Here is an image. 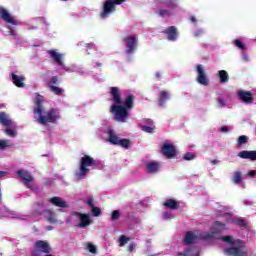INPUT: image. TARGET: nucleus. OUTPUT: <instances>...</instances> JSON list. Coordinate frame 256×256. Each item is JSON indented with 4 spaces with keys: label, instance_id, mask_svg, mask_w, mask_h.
<instances>
[{
    "label": "nucleus",
    "instance_id": "393cba45",
    "mask_svg": "<svg viewBox=\"0 0 256 256\" xmlns=\"http://www.w3.org/2000/svg\"><path fill=\"white\" fill-rule=\"evenodd\" d=\"M147 169L150 173H157L159 171V163L152 161L147 164Z\"/></svg>",
    "mask_w": 256,
    "mask_h": 256
},
{
    "label": "nucleus",
    "instance_id": "bf43d9fd",
    "mask_svg": "<svg viewBox=\"0 0 256 256\" xmlns=\"http://www.w3.org/2000/svg\"><path fill=\"white\" fill-rule=\"evenodd\" d=\"M157 79H161V74L159 72L156 73Z\"/></svg>",
    "mask_w": 256,
    "mask_h": 256
},
{
    "label": "nucleus",
    "instance_id": "13d9d810",
    "mask_svg": "<svg viewBox=\"0 0 256 256\" xmlns=\"http://www.w3.org/2000/svg\"><path fill=\"white\" fill-rule=\"evenodd\" d=\"M86 49H92L91 44L87 43V44H86Z\"/></svg>",
    "mask_w": 256,
    "mask_h": 256
},
{
    "label": "nucleus",
    "instance_id": "9b49d317",
    "mask_svg": "<svg viewBox=\"0 0 256 256\" xmlns=\"http://www.w3.org/2000/svg\"><path fill=\"white\" fill-rule=\"evenodd\" d=\"M47 54L49 55L50 59L56 63V65H63V63H65V54L59 53L58 50H47Z\"/></svg>",
    "mask_w": 256,
    "mask_h": 256
},
{
    "label": "nucleus",
    "instance_id": "8fccbe9b",
    "mask_svg": "<svg viewBox=\"0 0 256 256\" xmlns=\"http://www.w3.org/2000/svg\"><path fill=\"white\" fill-rule=\"evenodd\" d=\"M255 175H256V171L255 170H251L247 174L248 177H255Z\"/></svg>",
    "mask_w": 256,
    "mask_h": 256
},
{
    "label": "nucleus",
    "instance_id": "cd10ccee",
    "mask_svg": "<svg viewBox=\"0 0 256 256\" xmlns=\"http://www.w3.org/2000/svg\"><path fill=\"white\" fill-rule=\"evenodd\" d=\"M219 77H220V83H227L229 81V74H227V71L221 70L219 72Z\"/></svg>",
    "mask_w": 256,
    "mask_h": 256
},
{
    "label": "nucleus",
    "instance_id": "9d476101",
    "mask_svg": "<svg viewBox=\"0 0 256 256\" xmlns=\"http://www.w3.org/2000/svg\"><path fill=\"white\" fill-rule=\"evenodd\" d=\"M0 19H2V21H5V23H9L10 25H19V23H17V20H15V18L11 16V13H9V11L3 6H0Z\"/></svg>",
    "mask_w": 256,
    "mask_h": 256
},
{
    "label": "nucleus",
    "instance_id": "37998d69",
    "mask_svg": "<svg viewBox=\"0 0 256 256\" xmlns=\"http://www.w3.org/2000/svg\"><path fill=\"white\" fill-rule=\"evenodd\" d=\"M88 250L90 253H97V248L93 244H88Z\"/></svg>",
    "mask_w": 256,
    "mask_h": 256
},
{
    "label": "nucleus",
    "instance_id": "79ce46f5",
    "mask_svg": "<svg viewBox=\"0 0 256 256\" xmlns=\"http://www.w3.org/2000/svg\"><path fill=\"white\" fill-rule=\"evenodd\" d=\"M5 147H9V140H0V149H5Z\"/></svg>",
    "mask_w": 256,
    "mask_h": 256
},
{
    "label": "nucleus",
    "instance_id": "2eb2a0df",
    "mask_svg": "<svg viewBox=\"0 0 256 256\" xmlns=\"http://www.w3.org/2000/svg\"><path fill=\"white\" fill-rule=\"evenodd\" d=\"M197 81L200 85H209V80L207 79V75L205 74V70L201 66H197Z\"/></svg>",
    "mask_w": 256,
    "mask_h": 256
},
{
    "label": "nucleus",
    "instance_id": "1a4fd4ad",
    "mask_svg": "<svg viewBox=\"0 0 256 256\" xmlns=\"http://www.w3.org/2000/svg\"><path fill=\"white\" fill-rule=\"evenodd\" d=\"M43 253H51V246L47 241H37L32 251V256H42Z\"/></svg>",
    "mask_w": 256,
    "mask_h": 256
},
{
    "label": "nucleus",
    "instance_id": "f8f14e48",
    "mask_svg": "<svg viewBox=\"0 0 256 256\" xmlns=\"http://www.w3.org/2000/svg\"><path fill=\"white\" fill-rule=\"evenodd\" d=\"M162 33L166 35L168 41H176L179 38V30L175 26H169Z\"/></svg>",
    "mask_w": 256,
    "mask_h": 256
},
{
    "label": "nucleus",
    "instance_id": "c756f323",
    "mask_svg": "<svg viewBox=\"0 0 256 256\" xmlns=\"http://www.w3.org/2000/svg\"><path fill=\"white\" fill-rule=\"evenodd\" d=\"M88 205H90V207H92V213H93L94 217H99V215H101V209L95 207L91 200L88 201Z\"/></svg>",
    "mask_w": 256,
    "mask_h": 256
},
{
    "label": "nucleus",
    "instance_id": "a211bd4d",
    "mask_svg": "<svg viewBox=\"0 0 256 256\" xmlns=\"http://www.w3.org/2000/svg\"><path fill=\"white\" fill-rule=\"evenodd\" d=\"M238 157L241 159H250L251 161H256V151H240Z\"/></svg>",
    "mask_w": 256,
    "mask_h": 256
},
{
    "label": "nucleus",
    "instance_id": "4be33fe9",
    "mask_svg": "<svg viewBox=\"0 0 256 256\" xmlns=\"http://www.w3.org/2000/svg\"><path fill=\"white\" fill-rule=\"evenodd\" d=\"M164 4L168 9H177V0H159L158 5Z\"/></svg>",
    "mask_w": 256,
    "mask_h": 256
},
{
    "label": "nucleus",
    "instance_id": "a18cd8bd",
    "mask_svg": "<svg viewBox=\"0 0 256 256\" xmlns=\"http://www.w3.org/2000/svg\"><path fill=\"white\" fill-rule=\"evenodd\" d=\"M203 35V30L199 29L194 32V37H201Z\"/></svg>",
    "mask_w": 256,
    "mask_h": 256
},
{
    "label": "nucleus",
    "instance_id": "58836bf2",
    "mask_svg": "<svg viewBox=\"0 0 256 256\" xmlns=\"http://www.w3.org/2000/svg\"><path fill=\"white\" fill-rule=\"evenodd\" d=\"M234 183L239 185L241 183V172H235L234 174Z\"/></svg>",
    "mask_w": 256,
    "mask_h": 256
},
{
    "label": "nucleus",
    "instance_id": "c03bdc74",
    "mask_svg": "<svg viewBox=\"0 0 256 256\" xmlns=\"http://www.w3.org/2000/svg\"><path fill=\"white\" fill-rule=\"evenodd\" d=\"M163 217H164L165 219H173V214H172L171 212H165V213L163 214Z\"/></svg>",
    "mask_w": 256,
    "mask_h": 256
},
{
    "label": "nucleus",
    "instance_id": "20e7f679",
    "mask_svg": "<svg viewBox=\"0 0 256 256\" xmlns=\"http://www.w3.org/2000/svg\"><path fill=\"white\" fill-rule=\"evenodd\" d=\"M225 243L224 253L229 256H245V244L241 240H235L231 236H224L221 238Z\"/></svg>",
    "mask_w": 256,
    "mask_h": 256
},
{
    "label": "nucleus",
    "instance_id": "de8ad7c7",
    "mask_svg": "<svg viewBox=\"0 0 256 256\" xmlns=\"http://www.w3.org/2000/svg\"><path fill=\"white\" fill-rule=\"evenodd\" d=\"M218 105L219 107H225V101H223V98H218Z\"/></svg>",
    "mask_w": 256,
    "mask_h": 256
},
{
    "label": "nucleus",
    "instance_id": "7c9ffc66",
    "mask_svg": "<svg viewBox=\"0 0 256 256\" xmlns=\"http://www.w3.org/2000/svg\"><path fill=\"white\" fill-rule=\"evenodd\" d=\"M156 15H158L159 17H171V11L167 9H160L156 11Z\"/></svg>",
    "mask_w": 256,
    "mask_h": 256
},
{
    "label": "nucleus",
    "instance_id": "864d4df0",
    "mask_svg": "<svg viewBox=\"0 0 256 256\" xmlns=\"http://www.w3.org/2000/svg\"><path fill=\"white\" fill-rule=\"evenodd\" d=\"M222 133H227V131H229V128H227V126H223L221 129Z\"/></svg>",
    "mask_w": 256,
    "mask_h": 256
},
{
    "label": "nucleus",
    "instance_id": "f704fd0d",
    "mask_svg": "<svg viewBox=\"0 0 256 256\" xmlns=\"http://www.w3.org/2000/svg\"><path fill=\"white\" fill-rule=\"evenodd\" d=\"M120 247H123L129 243V238H127L125 235L120 236L119 238Z\"/></svg>",
    "mask_w": 256,
    "mask_h": 256
},
{
    "label": "nucleus",
    "instance_id": "09e8293b",
    "mask_svg": "<svg viewBox=\"0 0 256 256\" xmlns=\"http://www.w3.org/2000/svg\"><path fill=\"white\" fill-rule=\"evenodd\" d=\"M237 225H239L240 227H245V220L243 219H240V220H237Z\"/></svg>",
    "mask_w": 256,
    "mask_h": 256
},
{
    "label": "nucleus",
    "instance_id": "49530a36",
    "mask_svg": "<svg viewBox=\"0 0 256 256\" xmlns=\"http://www.w3.org/2000/svg\"><path fill=\"white\" fill-rule=\"evenodd\" d=\"M242 59L243 61H245L246 63H249V61H251V58H249V55H247L246 53H244L242 55Z\"/></svg>",
    "mask_w": 256,
    "mask_h": 256
},
{
    "label": "nucleus",
    "instance_id": "6e6d98bb",
    "mask_svg": "<svg viewBox=\"0 0 256 256\" xmlns=\"http://www.w3.org/2000/svg\"><path fill=\"white\" fill-rule=\"evenodd\" d=\"M5 175H7V172H5V171H0V179H1V177H5Z\"/></svg>",
    "mask_w": 256,
    "mask_h": 256
},
{
    "label": "nucleus",
    "instance_id": "4468645a",
    "mask_svg": "<svg viewBox=\"0 0 256 256\" xmlns=\"http://www.w3.org/2000/svg\"><path fill=\"white\" fill-rule=\"evenodd\" d=\"M17 175L23 179L26 187H28L29 189H31V187H33L32 183H33V177H31V175H29V173H27L26 171L23 170H18L17 171Z\"/></svg>",
    "mask_w": 256,
    "mask_h": 256
},
{
    "label": "nucleus",
    "instance_id": "a878e982",
    "mask_svg": "<svg viewBox=\"0 0 256 256\" xmlns=\"http://www.w3.org/2000/svg\"><path fill=\"white\" fill-rule=\"evenodd\" d=\"M45 217L49 223H57V218H55V213L51 210H46L45 212Z\"/></svg>",
    "mask_w": 256,
    "mask_h": 256
},
{
    "label": "nucleus",
    "instance_id": "2f4dec72",
    "mask_svg": "<svg viewBox=\"0 0 256 256\" xmlns=\"http://www.w3.org/2000/svg\"><path fill=\"white\" fill-rule=\"evenodd\" d=\"M118 145L120 147H123L124 149H129L131 142L127 139H120V141L118 142Z\"/></svg>",
    "mask_w": 256,
    "mask_h": 256
},
{
    "label": "nucleus",
    "instance_id": "052dcab7",
    "mask_svg": "<svg viewBox=\"0 0 256 256\" xmlns=\"http://www.w3.org/2000/svg\"><path fill=\"white\" fill-rule=\"evenodd\" d=\"M46 229H47V231H51L53 229V227L52 226H48Z\"/></svg>",
    "mask_w": 256,
    "mask_h": 256
},
{
    "label": "nucleus",
    "instance_id": "f3484780",
    "mask_svg": "<svg viewBox=\"0 0 256 256\" xmlns=\"http://www.w3.org/2000/svg\"><path fill=\"white\" fill-rule=\"evenodd\" d=\"M238 97L241 101H243V103H253V94L249 91H239Z\"/></svg>",
    "mask_w": 256,
    "mask_h": 256
},
{
    "label": "nucleus",
    "instance_id": "c9c22d12",
    "mask_svg": "<svg viewBox=\"0 0 256 256\" xmlns=\"http://www.w3.org/2000/svg\"><path fill=\"white\" fill-rule=\"evenodd\" d=\"M6 217H11V219H23V220H25V218L21 217L19 214H15V213L10 212V211L7 212Z\"/></svg>",
    "mask_w": 256,
    "mask_h": 256
},
{
    "label": "nucleus",
    "instance_id": "412c9836",
    "mask_svg": "<svg viewBox=\"0 0 256 256\" xmlns=\"http://www.w3.org/2000/svg\"><path fill=\"white\" fill-rule=\"evenodd\" d=\"M144 122L147 123V125H142L141 129L142 131H145V133H153L155 126L153 125V120L151 119H145Z\"/></svg>",
    "mask_w": 256,
    "mask_h": 256
},
{
    "label": "nucleus",
    "instance_id": "4c0bfd02",
    "mask_svg": "<svg viewBox=\"0 0 256 256\" xmlns=\"http://www.w3.org/2000/svg\"><path fill=\"white\" fill-rule=\"evenodd\" d=\"M180 255H184V256H199V252L186 250L183 253H180Z\"/></svg>",
    "mask_w": 256,
    "mask_h": 256
},
{
    "label": "nucleus",
    "instance_id": "f257e3e1",
    "mask_svg": "<svg viewBox=\"0 0 256 256\" xmlns=\"http://www.w3.org/2000/svg\"><path fill=\"white\" fill-rule=\"evenodd\" d=\"M110 93L113 97V101L115 105L111 107L112 113H114V117L116 121H120V123H125L127 117H129L130 109H133V95H128L126 100L124 101L123 106H121V96L119 95V88L111 87Z\"/></svg>",
    "mask_w": 256,
    "mask_h": 256
},
{
    "label": "nucleus",
    "instance_id": "473e14b6",
    "mask_svg": "<svg viewBox=\"0 0 256 256\" xmlns=\"http://www.w3.org/2000/svg\"><path fill=\"white\" fill-rule=\"evenodd\" d=\"M5 133H6V135H8V137H16L17 136V130L11 129V127H7L5 129Z\"/></svg>",
    "mask_w": 256,
    "mask_h": 256
},
{
    "label": "nucleus",
    "instance_id": "603ef678",
    "mask_svg": "<svg viewBox=\"0 0 256 256\" xmlns=\"http://www.w3.org/2000/svg\"><path fill=\"white\" fill-rule=\"evenodd\" d=\"M7 29H9L10 35L15 36V30H13V28H11V26H7Z\"/></svg>",
    "mask_w": 256,
    "mask_h": 256
},
{
    "label": "nucleus",
    "instance_id": "b1692460",
    "mask_svg": "<svg viewBox=\"0 0 256 256\" xmlns=\"http://www.w3.org/2000/svg\"><path fill=\"white\" fill-rule=\"evenodd\" d=\"M170 94L167 91H161L159 94V106L163 107L165 101L169 100Z\"/></svg>",
    "mask_w": 256,
    "mask_h": 256
},
{
    "label": "nucleus",
    "instance_id": "5701e85b",
    "mask_svg": "<svg viewBox=\"0 0 256 256\" xmlns=\"http://www.w3.org/2000/svg\"><path fill=\"white\" fill-rule=\"evenodd\" d=\"M109 143H111L112 145H118L119 141H121V139H119V136H117V134H115V132L113 130H109V138H108Z\"/></svg>",
    "mask_w": 256,
    "mask_h": 256
},
{
    "label": "nucleus",
    "instance_id": "7ed1b4c3",
    "mask_svg": "<svg viewBox=\"0 0 256 256\" xmlns=\"http://www.w3.org/2000/svg\"><path fill=\"white\" fill-rule=\"evenodd\" d=\"M225 231V224L221 222H215L212 225L210 233L208 235H203L200 232H187L184 237L185 245H193V243H197L199 239L209 240V239H217V235Z\"/></svg>",
    "mask_w": 256,
    "mask_h": 256
},
{
    "label": "nucleus",
    "instance_id": "5fc2aeb1",
    "mask_svg": "<svg viewBox=\"0 0 256 256\" xmlns=\"http://www.w3.org/2000/svg\"><path fill=\"white\" fill-rule=\"evenodd\" d=\"M128 249L130 252L135 251V244H130Z\"/></svg>",
    "mask_w": 256,
    "mask_h": 256
},
{
    "label": "nucleus",
    "instance_id": "6e6552de",
    "mask_svg": "<svg viewBox=\"0 0 256 256\" xmlns=\"http://www.w3.org/2000/svg\"><path fill=\"white\" fill-rule=\"evenodd\" d=\"M70 219L74 221L75 225L80 228L89 227L93 221L91 220V215L89 214H81L79 212H75L71 215Z\"/></svg>",
    "mask_w": 256,
    "mask_h": 256
},
{
    "label": "nucleus",
    "instance_id": "0eeeda50",
    "mask_svg": "<svg viewBox=\"0 0 256 256\" xmlns=\"http://www.w3.org/2000/svg\"><path fill=\"white\" fill-rule=\"evenodd\" d=\"M123 43L125 44L126 55H133L139 47V38L137 35H128L122 38Z\"/></svg>",
    "mask_w": 256,
    "mask_h": 256
},
{
    "label": "nucleus",
    "instance_id": "f03ea898",
    "mask_svg": "<svg viewBox=\"0 0 256 256\" xmlns=\"http://www.w3.org/2000/svg\"><path fill=\"white\" fill-rule=\"evenodd\" d=\"M36 107L34 108V119H36L37 123L40 125H47V123H55L57 119H60L61 115L59 114V110L53 108L48 112H45V108H43V96L37 94L34 100Z\"/></svg>",
    "mask_w": 256,
    "mask_h": 256
},
{
    "label": "nucleus",
    "instance_id": "423d86ee",
    "mask_svg": "<svg viewBox=\"0 0 256 256\" xmlns=\"http://www.w3.org/2000/svg\"><path fill=\"white\" fill-rule=\"evenodd\" d=\"M95 165V159L89 155H85L80 159L79 172L76 173L77 179H83L87 173H89V167Z\"/></svg>",
    "mask_w": 256,
    "mask_h": 256
},
{
    "label": "nucleus",
    "instance_id": "aec40b11",
    "mask_svg": "<svg viewBox=\"0 0 256 256\" xmlns=\"http://www.w3.org/2000/svg\"><path fill=\"white\" fill-rule=\"evenodd\" d=\"M50 203H52V205H55V207H61L63 209H65V207H67V202H65V200H63L60 197L51 198Z\"/></svg>",
    "mask_w": 256,
    "mask_h": 256
},
{
    "label": "nucleus",
    "instance_id": "72a5a7b5",
    "mask_svg": "<svg viewBox=\"0 0 256 256\" xmlns=\"http://www.w3.org/2000/svg\"><path fill=\"white\" fill-rule=\"evenodd\" d=\"M50 91H52V93H55V95H62L63 93V89L57 86H50Z\"/></svg>",
    "mask_w": 256,
    "mask_h": 256
},
{
    "label": "nucleus",
    "instance_id": "ea45409f",
    "mask_svg": "<svg viewBox=\"0 0 256 256\" xmlns=\"http://www.w3.org/2000/svg\"><path fill=\"white\" fill-rule=\"evenodd\" d=\"M248 138L245 135H242L238 138V145H245L247 143Z\"/></svg>",
    "mask_w": 256,
    "mask_h": 256
},
{
    "label": "nucleus",
    "instance_id": "4d7b16f0",
    "mask_svg": "<svg viewBox=\"0 0 256 256\" xmlns=\"http://www.w3.org/2000/svg\"><path fill=\"white\" fill-rule=\"evenodd\" d=\"M51 82H52V83H57V77H53V78L51 79Z\"/></svg>",
    "mask_w": 256,
    "mask_h": 256
},
{
    "label": "nucleus",
    "instance_id": "39448f33",
    "mask_svg": "<svg viewBox=\"0 0 256 256\" xmlns=\"http://www.w3.org/2000/svg\"><path fill=\"white\" fill-rule=\"evenodd\" d=\"M127 0H106L103 4L102 12L100 13L101 19H107L111 13L117 11V5L125 3Z\"/></svg>",
    "mask_w": 256,
    "mask_h": 256
},
{
    "label": "nucleus",
    "instance_id": "3c124183",
    "mask_svg": "<svg viewBox=\"0 0 256 256\" xmlns=\"http://www.w3.org/2000/svg\"><path fill=\"white\" fill-rule=\"evenodd\" d=\"M191 23L197 24V18L195 16H190Z\"/></svg>",
    "mask_w": 256,
    "mask_h": 256
},
{
    "label": "nucleus",
    "instance_id": "bb28decb",
    "mask_svg": "<svg viewBox=\"0 0 256 256\" xmlns=\"http://www.w3.org/2000/svg\"><path fill=\"white\" fill-rule=\"evenodd\" d=\"M164 207H168V209H177L179 203L173 199H168L164 202Z\"/></svg>",
    "mask_w": 256,
    "mask_h": 256
},
{
    "label": "nucleus",
    "instance_id": "e433bc0d",
    "mask_svg": "<svg viewBox=\"0 0 256 256\" xmlns=\"http://www.w3.org/2000/svg\"><path fill=\"white\" fill-rule=\"evenodd\" d=\"M196 155L188 152L186 154H184L183 159H185V161H192V159H195Z\"/></svg>",
    "mask_w": 256,
    "mask_h": 256
},
{
    "label": "nucleus",
    "instance_id": "dca6fc26",
    "mask_svg": "<svg viewBox=\"0 0 256 256\" xmlns=\"http://www.w3.org/2000/svg\"><path fill=\"white\" fill-rule=\"evenodd\" d=\"M0 123L1 125H4V127H12L15 129L13 120H11V117H9V115H7L5 112L0 113Z\"/></svg>",
    "mask_w": 256,
    "mask_h": 256
},
{
    "label": "nucleus",
    "instance_id": "a19ab883",
    "mask_svg": "<svg viewBox=\"0 0 256 256\" xmlns=\"http://www.w3.org/2000/svg\"><path fill=\"white\" fill-rule=\"evenodd\" d=\"M121 216V213L119 212V210H115L112 212V221H117V219H119V217Z\"/></svg>",
    "mask_w": 256,
    "mask_h": 256
},
{
    "label": "nucleus",
    "instance_id": "6ab92c4d",
    "mask_svg": "<svg viewBox=\"0 0 256 256\" xmlns=\"http://www.w3.org/2000/svg\"><path fill=\"white\" fill-rule=\"evenodd\" d=\"M11 77H12V81H13L14 85H16V87H25V83H23V81H25V76L12 73Z\"/></svg>",
    "mask_w": 256,
    "mask_h": 256
},
{
    "label": "nucleus",
    "instance_id": "ddd939ff",
    "mask_svg": "<svg viewBox=\"0 0 256 256\" xmlns=\"http://www.w3.org/2000/svg\"><path fill=\"white\" fill-rule=\"evenodd\" d=\"M162 153L168 159H173V157H175V154L177 153V150L175 149V146L173 144L164 143V145L162 146Z\"/></svg>",
    "mask_w": 256,
    "mask_h": 256
},
{
    "label": "nucleus",
    "instance_id": "c85d7f7f",
    "mask_svg": "<svg viewBox=\"0 0 256 256\" xmlns=\"http://www.w3.org/2000/svg\"><path fill=\"white\" fill-rule=\"evenodd\" d=\"M234 45L240 49L241 51H247V46H245V44L243 43V41H241L240 39H235L233 41Z\"/></svg>",
    "mask_w": 256,
    "mask_h": 256
}]
</instances>
